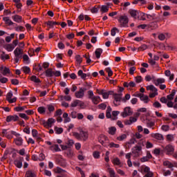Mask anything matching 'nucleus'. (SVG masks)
Returning a JSON list of instances; mask_svg holds the SVG:
<instances>
[{"instance_id": "1", "label": "nucleus", "mask_w": 177, "mask_h": 177, "mask_svg": "<svg viewBox=\"0 0 177 177\" xmlns=\"http://www.w3.org/2000/svg\"><path fill=\"white\" fill-rule=\"evenodd\" d=\"M73 135L77 139V140H84V142L88 140V138L89 136L88 131H84L83 130H80V133L73 132Z\"/></svg>"}, {"instance_id": "2", "label": "nucleus", "mask_w": 177, "mask_h": 177, "mask_svg": "<svg viewBox=\"0 0 177 177\" xmlns=\"http://www.w3.org/2000/svg\"><path fill=\"white\" fill-rule=\"evenodd\" d=\"M15 54V63H17L20 59L23 57V51H21V48H17L14 50Z\"/></svg>"}, {"instance_id": "3", "label": "nucleus", "mask_w": 177, "mask_h": 177, "mask_svg": "<svg viewBox=\"0 0 177 177\" xmlns=\"http://www.w3.org/2000/svg\"><path fill=\"white\" fill-rule=\"evenodd\" d=\"M119 23H120L121 27H126L128 24L129 19L127 15H121L118 19Z\"/></svg>"}, {"instance_id": "4", "label": "nucleus", "mask_w": 177, "mask_h": 177, "mask_svg": "<svg viewBox=\"0 0 177 177\" xmlns=\"http://www.w3.org/2000/svg\"><path fill=\"white\" fill-rule=\"evenodd\" d=\"M114 100L113 104L115 106H119L122 99V93H115L113 94Z\"/></svg>"}, {"instance_id": "5", "label": "nucleus", "mask_w": 177, "mask_h": 177, "mask_svg": "<svg viewBox=\"0 0 177 177\" xmlns=\"http://www.w3.org/2000/svg\"><path fill=\"white\" fill-rule=\"evenodd\" d=\"M132 154L134 155V157H139L140 155V151H142L141 146H136L132 148Z\"/></svg>"}, {"instance_id": "6", "label": "nucleus", "mask_w": 177, "mask_h": 177, "mask_svg": "<svg viewBox=\"0 0 177 177\" xmlns=\"http://www.w3.org/2000/svg\"><path fill=\"white\" fill-rule=\"evenodd\" d=\"M133 113V112L131 111V107L127 106L124 109V111L122 112L121 115L123 117V118H125V117L132 115Z\"/></svg>"}, {"instance_id": "7", "label": "nucleus", "mask_w": 177, "mask_h": 177, "mask_svg": "<svg viewBox=\"0 0 177 177\" xmlns=\"http://www.w3.org/2000/svg\"><path fill=\"white\" fill-rule=\"evenodd\" d=\"M18 120H19V116H17V115H8L6 118L7 122H10V121H18Z\"/></svg>"}, {"instance_id": "8", "label": "nucleus", "mask_w": 177, "mask_h": 177, "mask_svg": "<svg viewBox=\"0 0 177 177\" xmlns=\"http://www.w3.org/2000/svg\"><path fill=\"white\" fill-rule=\"evenodd\" d=\"M84 90H82V88H80V90L75 93V97L77 99H81V97H84Z\"/></svg>"}, {"instance_id": "9", "label": "nucleus", "mask_w": 177, "mask_h": 177, "mask_svg": "<svg viewBox=\"0 0 177 177\" xmlns=\"http://www.w3.org/2000/svg\"><path fill=\"white\" fill-rule=\"evenodd\" d=\"M153 156H151V153H150V152H147L146 156H144L140 158V161H141V162H146L147 161L150 160V158H151Z\"/></svg>"}, {"instance_id": "10", "label": "nucleus", "mask_w": 177, "mask_h": 177, "mask_svg": "<svg viewBox=\"0 0 177 177\" xmlns=\"http://www.w3.org/2000/svg\"><path fill=\"white\" fill-rule=\"evenodd\" d=\"M153 82L156 86H158V85H160V84H164V82H165V79L158 78L156 80H153Z\"/></svg>"}, {"instance_id": "11", "label": "nucleus", "mask_w": 177, "mask_h": 177, "mask_svg": "<svg viewBox=\"0 0 177 177\" xmlns=\"http://www.w3.org/2000/svg\"><path fill=\"white\" fill-rule=\"evenodd\" d=\"M165 150L167 151V154L169 155L171 153H174V149L172 145H169L166 146Z\"/></svg>"}, {"instance_id": "12", "label": "nucleus", "mask_w": 177, "mask_h": 177, "mask_svg": "<svg viewBox=\"0 0 177 177\" xmlns=\"http://www.w3.org/2000/svg\"><path fill=\"white\" fill-rule=\"evenodd\" d=\"M103 53V49L102 48H97L95 51V57L97 59H100V56Z\"/></svg>"}, {"instance_id": "13", "label": "nucleus", "mask_w": 177, "mask_h": 177, "mask_svg": "<svg viewBox=\"0 0 177 177\" xmlns=\"http://www.w3.org/2000/svg\"><path fill=\"white\" fill-rule=\"evenodd\" d=\"M14 142L17 146H21L23 145V138L21 137H17L14 140Z\"/></svg>"}, {"instance_id": "14", "label": "nucleus", "mask_w": 177, "mask_h": 177, "mask_svg": "<svg viewBox=\"0 0 177 177\" xmlns=\"http://www.w3.org/2000/svg\"><path fill=\"white\" fill-rule=\"evenodd\" d=\"M140 100H142V102H144V103H149V102H150V99L149 98V96L145 95L142 93V95H141L140 97Z\"/></svg>"}, {"instance_id": "15", "label": "nucleus", "mask_w": 177, "mask_h": 177, "mask_svg": "<svg viewBox=\"0 0 177 177\" xmlns=\"http://www.w3.org/2000/svg\"><path fill=\"white\" fill-rule=\"evenodd\" d=\"M175 93H176V91H175L174 89L172 90L171 94H170V95H168L167 96V100H169V101H170V102H171V100H174V96H175Z\"/></svg>"}, {"instance_id": "16", "label": "nucleus", "mask_w": 177, "mask_h": 177, "mask_svg": "<svg viewBox=\"0 0 177 177\" xmlns=\"http://www.w3.org/2000/svg\"><path fill=\"white\" fill-rule=\"evenodd\" d=\"M147 19H149V20H158V18L156 17V14L153 13L151 15L150 14H146Z\"/></svg>"}, {"instance_id": "17", "label": "nucleus", "mask_w": 177, "mask_h": 177, "mask_svg": "<svg viewBox=\"0 0 177 177\" xmlns=\"http://www.w3.org/2000/svg\"><path fill=\"white\" fill-rule=\"evenodd\" d=\"M3 20L5 21L6 24H8V26H12L13 24V21L9 19V17H4Z\"/></svg>"}, {"instance_id": "18", "label": "nucleus", "mask_w": 177, "mask_h": 177, "mask_svg": "<svg viewBox=\"0 0 177 177\" xmlns=\"http://www.w3.org/2000/svg\"><path fill=\"white\" fill-rule=\"evenodd\" d=\"M55 122L56 120H55V119L49 118L47 120V128H52V124H55Z\"/></svg>"}, {"instance_id": "19", "label": "nucleus", "mask_w": 177, "mask_h": 177, "mask_svg": "<svg viewBox=\"0 0 177 177\" xmlns=\"http://www.w3.org/2000/svg\"><path fill=\"white\" fill-rule=\"evenodd\" d=\"M14 164L17 167V168H21V167H23V162L19 160H15L14 161Z\"/></svg>"}, {"instance_id": "20", "label": "nucleus", "mask_w": 177, "mask_h": 177, "mask_svg": "<svg viewBox=\"0 0 177 177\" xmlns=\"http://www.w3.org/2000/svg\"><path fill=\"white\" fill-rule=\"evenodd\" d=\"M165 74L166 77H169L170 81H172V80H174V74H171V71H169V70L165 71Z\"/></svg>"}, {"instance_id": "21", "label": "nucleus", "mask_w": 177, "mask_h": 177, "mask_svg": "<svg viewBox=\"0 0 177 177\" xmlns=\"http://www.w3.org/2000/svg\"><path fill=\"white\" fill-rule=\"evenodd\" d=\"M129 13L131 15V17H134V19H136V16H138V11L135 10H129Z\"/></svg>"}, {"instance_id": "22", "label": "nucleus", "mask_w": 177, "mask_h": 177, "mask_svg": "<svg viewBox=\"0 0 177 177\" xmlns=\"http://www.w3.org/2000/svg\"><path fill=\"white\" fill-rule=\"evenodd\" d=\"M55 72L52 71V68H48L46 71V76L47 77H53Z\"/></svg>"}, {"instance_id": "23", "label": "nucleus", "mask_w": 177, "mask_h": 177, "mask_svg": "<svg viewBox=\"0 0 177 177\" xmlns=\"http://www.w3.org/2000/svg\"><path fill=\"white\" fill-rule=\"evenodd\" d=\"M12 19L14 21H16V23H21L22 17L19 15H15L12 17Z\"/></svg>"}, {"instance_id": "24", "label": "nucleus", "mask_w": 177, "mask_h": 177, "mask_svg": "<svg viewBox=\"0 0 177 177\" xmlns=\"http://www.w3.org/2000/svg\"><path fill=\"white\" fill-rule=\"evenodd\" d=\"M100 93H102L101 95H102L103 99H109V93H107V91H106V90H101Z\"/></svg>"}, {"instance_id": "25", "label": "nucleus", "mask_w": 177, "mask_h": 177, "mask_svg": "<svg viewBox=\"0 0 177 177\" xmlns=\"http://www.w3.org/2000/svg\"><path fill=\"white\" fill-rule=\"evenodd\" d=\"M77 75H78L79 77H80L82 78V80H85V78H86V74L84 73L82 70H80L77 72Z\"/></svg>"}, {"instance_id": "26", "label": "nucleus", "mask_w": 177, "mask_h": 177, "mask_svg": "<svg viewBox=\"0 0 177 177\" xmlns=\"http://www.w3.org/2000/svg\"><path fill=\"white\" fill-rule=\"evenodd\" d=\"M147 91H151L152 92H158L157 88H156L153 85H149L147 86Z\"/></svg>"}, {"instance_id": "27", "label": "nucleus", "mask_w": 177, "mask_h": 177, "mask_svg": "<svg viewBox=\"0 0 177 177\" xmlns=\"http://www.w3.org/2000/svg\"><path fill=\"white\" fill-rule=\"evenodd\" d=\"M108 171L111 177H118V176H115V171L113 169L109 167Z\"/></svg>"}, {"instance_id": "28", "label": "nucleus", "mask_w": 177, "mask_h": 177, "mask_svg": "<svg viewBox=\"0 0 177 177\" xmlns=\"http://www.w3.org/2000/svg\"><path fill=\"white\" fill-rule=\"evenodd\" d=\"M25 177H35V174L31 170L26 171Z\"/></svg>"}, {"instance_id": "29", "label": "nucleus", "mask_w": 177, "mask_h": 177, "mask_svg": "<svg viewBox=\"0 0 177 177\" xmlns=\"http://www.w3.org/2000/svg\"><path fill=\"white\" fill-rule=\"evenodd\" d=\"M117 129L115 127H111L109 129V135H115V131Z\"/></svg>"}, {"instance_id": "30", "label": "nucleus", "mask_w": 177, "mask_h": 177, "mask_svg": "<svg viewBox=\"0 0 177 177\" xmlns=\"http://www.w3.org/2000/svg\"><path fill=\"white\" fill-rule=\"evenodd\" d=\"M153 138H155V139H158V140H162L164 139V136L160 133H155L153 135Z\"/></svg>"}, {"instance_id": "31", "label": "nucleus", "mask_w": 177, "mask_h": 177, "mask_svg": "<svg viewBox=\"0 0 177 177\" xmlns=\"http://www.w3.org/2000/svg\"><path fill=\"white\" fill-rule=\"evenodd\" d=\"M30 81H32L33 82H35L36 84L41 82V80L38 77H37V76H35V75L31 76Z\"/></svg>"}, {"instance_id": "32", "label": "nucleus", "mask_w": 177, "mask_h": 177, "mask_svg": "<svg viewBox=\"0 0 177 177\" xmlns=\"http://www.w3.org/2000/svg\"><path fill=\"white\" fill-rule=\"evenodd\" d=\"M163 165H165V167H167L168 168H174V165L168 160L165 161L163 162Z\"/></svg>"}, {"instance_id": "33", "label": "nucleus", "mask_w": 177, "mask_h": 177, "mask_svg": "<svg viewBox=\"0 0 177 177\" xmlns=\"http://www.w3.org/2000/svg\"><path fill=\"white\" fill-rule=\"evenodd\" d=\"M148 26L151 28H157L158 27V25H157V22L156 21H152Z\"/></svg>"}, {"instance_id": "34", "label": "nucleus", "mask_w": 177, "mask_h": 177, "mask_svg": "<svg viewBox=\"0 0 177 177\" xmlns=\"http://www.w3.org/2000/svg\"><path fill=\"white\" fill-rule=\"evenodd\" d=\"M80 103H81V101L80 100H76L73 101V102L71 103V107H77V106H78V104H80Z\"/></svg>"}, {"instance_id": "35", "label": "nucleus", "mask_w": 177, "mask_h": 177, "mask_svg": "<svg viewBox=\"0 0 177 177\" xmlns=\"http://www.w3.org/2000/svg\"><path fill=\"white\" fill-rule=\"evenodd\" d=\"M14 49H15V46H13V44H8L6 46V50L8 52H12V50H13Z\"/></svg>"}, {"instance_id": "36", "label": "nucleus", "mask_w": 177, "mask_h": 177, "mask_svg": "<svg viewBox=\"0 0 177 177\" xmlns=\"http://www.w3.org/2000/svg\"><path fill=\"white\" fill-rule=\"evenodd\" d=\"M3 75H6V74H10V69L8 67H4L2 72Z\"/></svg>"}, {"instance_id": "37", "label": "nucleus", "mask_w": 177, "mask_h": 177, "mask_svg": "<svg viewBox=\"0 0 177 177\" xmlns=\"http://www.w3.org/2000/svg\"><path fill=\"white\" fill-rule=\"evenodd\" d=\"M54 129L56 133H57V135H60V133H63V128L62 127L58 128L57 127H55Z\"/></svg>"}, {"instance_id": "38", "label": "nucleus", "mask_w": 177, "mask_h": 177, "mask_svg": "<svg viewBox=\"0 0 177 177\" xmlns=\"http://www.w3.org/2000/svg\"><path fill=\"white\" fill-rule=\"evenodd\" d=\"M101 12H102V13H107V12H109V6H102L101 7Z\"/></svg>"}, {"instance_id": "39", "label": "nucleus", "mask_w": 177, "mask_h": 177, "mask_svg": "<svg viewBox=\"0 0 177 177\" xmlns=\"http://www.w3.org/2000/svg\"><path fill=\"white\" fill-rule=\"evenodd\" d=\"M113 164H114L115 165H120L121 164L120 158H115V159H113Z\"/></svg>"}, {"instance_id": "40", "label": "nucleus", "mask_w": 177, "mask_h": 177, "mask_svg": "<svg viewBox=\"0 0 177 177\" xmlns=\"http://www.w3.org/2000/svg\"><path fill=\"white\" fill-rule=\"evenodd\" d=\"M47 109L50 113H52V111H55V106L53 104H48L47 105Z\"/></svg>"}, {"instance_id": "41", "label": "nucleus", "mask_w": 177, "mask_h": 177, "mask_svg": "<svg viewBox=\"0 0 177 177\" xmlns=\"http://www.w3.org/2000/svg\"><path fill=\"white\" fill-rule=\"evenodd\" d=\"M22 71H24V73H25V74H28V73H30V69L28 66H24L22 68Z\"/></svg>"}, {"instance_id": "42", "label": "nucleus", "mask_w": 177, "mask_h": 177, "mask_svg": "<svg viewBox=\"0 0 177 177\" xmlns=\"http://www.w3.org/2000/svg\"><path fill=\"white\" fill-rule=\"evenodd\" d=\"M76 62L79 63V64H81L82 63V57H81V55H77L75 56Z\"/></svg>"}, {"instance_id": "43", "label": "nucleus", "mask_w": 177, "mask_h": 177, "mask_svg": "<svg viewBox=\"0 0 177 177\" xmlns=\"http://www.w3.org/2000/svg\"><path fill=\"white\" fill-rule=\"evenodd\" d=\"M93 156L94 158H100V152L95 151L93 153Z\"/></svg>"}, {"instance_id": "44", "label": "nucleus", "mask_w": 177, "mask_h": 177, "mask_svg": "<svg viewBox=\"0 0 177 177\" xmlns=\"http://www.w3.org/2000/svg\"><path fill=\"white\" fill-rule=\"evenodd\" d=\"M37 111L40 113V114H44V113H45L46 110H45V107L44 106H39L37 109Z\"/></svg>"}, {"instance_id": "45", "label": "nucleus", "mask_w": 177, "mask_h": 177, "mask_svg": "<svg viewBox=\"0 0 177 177\" xmlns=\"http://www.w3.org/2000/svg\"><path fill=\"white\" fill-rule=\"evenodd\" d=\"M1 57L2 60H8V59H9V55L5 54V52H3V54L1 55Z\"/></svg>"}, {"instance_id": "46", "label": "nucleus", "mask_w": 177, "mask_h": 177, "mask_svg": "<svg viewBox=\"0 0 177 177\" xmlns=\"http://www.w3.org/2000/svg\"><path fill=\"white\" fill-rule=\"evenodd\" d=\"M107 107V105L104 103L100 104L98 105V108L101 110H106V108Z\"/></svg>"}, {"instance_id": "47", "label": "nucleus", "mask_w": 177, "mask_h": 177, "mask_svg": "<svg viewBox=\"0 0 177 177\" xmlns=\"http://www.w3.org/2000/svg\"><path fill=\"white\" fill-rule=\"evenodd\" d=\"M158 38L160 41H164L165 39V35H164V33H160Z\"/></svg>"}, {"instance_id": "48", "label": "nucleus", "mask_w": 177, "mask_h": 177, "mask_svg": "<svg viewBox=\"0 0 177 177\" xmlns=\"http://www.w3.org/2000/svg\"><path fill=\"white\" fill-rule=\"evenodd\" d=\"M105 71L108 73V77H111V75H113V71H111V68H106Z\"/></svg>"}, {"instance_id": "49", "label": "nucleus", "mask_w": 177, "mask_h": 177, "mask_svg": "<svg viewBox=\"0 0 177 177\" xmlns=\"http://www.w3.org/2000/svg\"><path fill=\"white\" fill-rule=\"evenodd\" d=\"M148 48H149V46H147V45L142 44L138 49V50H146V49H147Z\"/></svg>"}, {"instance_id": "50", "label": "nucleus", "mask_w": 177, "mask_h": 177, "mask_svg": "<svg viewBox=\"0 0 177 177\" xmlns=\"http://www.w3.org/2000/svg\"><path fill=\"white\" fill-rule=\"evenodd\" d=\"M91 100L93 103H94V104H98L100 102V101H99V100L96 98V96H93Z\"/></svg>"}, {"instance_id": "51", "label": "nucleus", "mask_w": 177, "mask_h": 177, "mask_svg": "<svg viewBox=\"0 0 177 177\" xmlns=\"http://www.w3.org/2000/svg\"><path fill=\"white\" fill-rule=\"evenodd\" d=\"M124 139H127V134H122L119 137L117 138L118 140H124Z\"/></svg>"}, {"instance_id": "52", "label": "nucleus", "mask_w": 177, "mask_h": 177, "mask_svg": "<svg viewBox=\"0 0 177 177\" xmlns=\"http://www.w3.org/2000/svg\"><path fill=\"white\" fill-rule=\"evenodd\" d=\"M46 24H47V26H49L50 28H53L55 26V24H53V21H48L46 22Z\"/></svg>"}, {"instance_id": "53", "label": "nucleus", "mask_w": 177, "mask_h": 177, "mask_svg": "<svg viewBox=\"0 0 177 177\" xmlns=\"http://www.w3.org/2000/svg\"><path fill=\"white\" fill-rule=\"evenodd\" d=\"M135 80L137 84H140V82H142V76H137L135 77Z\"/></svg>"}, {"instance_id": "54", "label": "nucleus", "mask_w": 177, "mask_h": 177, "mask_svg": "<svg viewBox=\"0 0 177 177\" xmlns=\"http://www.w3.org/2000/svg\"><path fill=\"white\" fill-rule=\"evenodd\" d=\"M109 147H115V149H118V147H120V145L118 144H115L114 142H111L109 144Z\"/></svg>"}, {"instance_id": "55", "label": "nucleus", "mask_w": 177, "mask_h": 177, "mask_svg": "<svg viewBox=\"0 0 177 177\" xmlns=\"http://www.w3.org/2000/svg\"><path fill=\"white\" fill-rule=\"evenodd\" d=\"M15 111H24V107L22 106H17L14 109Z\"/></svg>"}, {"instance_id": "56", "label": "nucleus", "mask_w": 177, "mask_h": 177, "mask_svg": "<svg viewBox=\"0 0 177 177\" xmlns=\"http://www.w3.org/2000/svg\"><path fill=\"white\" fill-rule=\"evenodd\" d=\"M136 70V68L135 66H132L131 68H129V74H131V75H133Z\"/></svg>"}, {"instance_id": "57", "label": "nucleus", "mask_w": 177, "mask_h": 177, "mask_svg": "<svg viewBox=\"0 0 177 177\" xmlns=\"http://www.w3.org/2000/svg\"><path fill=\"white\" fill-rule=\"evenodd\" d=\"M19 115L21 118H24V120H28V116L26 113H19Z\"/></svg>"}, {"instance_id": "58", "label": "nucleus", "mask_w": 177, "mask_h": 177, "mask_svg": "<svg viewBox=\"0 0 177 177\" xmlns=\"http://www.w3.org/2000/svg\"><path fill=\"white\" fill-rule=\"evenodd\" d=\"M12 96H13V93H12V91H10V92L7 94V96H6L7 100L8 101V100H10V99H12Z\"/></svg>"}, {"instance_id": "59", "label": "nucleus", "mask_w": 177, "mask_h": 177, "mask_svg": "<svg viewBox=\"0 0 177 177\" xmlns=\"http://www.w3.org/2000/svg\"><path fill=\"white\" fill-rule=\"evenodd\" d=\"M162 130L165 131V132H167V131H169V126H168V125H162Z\"/></svg>"}, {"instance_id": "60", "label": "nucleus", "mask_w": 177, "mask_h": 177, "mask_svg": "<svg viewBox=\"0 0 177 177\" xmlns=\"http://www.w3.org/2000/svg\"><path fill=\"white\" fill-rule=\"evenodd\" d=\"M8 81V78L6 77H1L0 78V82L1 84H6V82Z\"/></svg>"}, {"instance_id": "61", "label": "nucleus", "mask_w": 177, "mask_h": 177, "mask_svg": "<svg viewBox=\"0 0 177 177\" xmlns=\"http://www.w3.org/2000/svg\"><path fill=\"white\" fill-rule=\"evenodd\" d=\"M11 84H12V85H19V80L17 79H12L11 80Z\"/></svg>"}, {"instance_id": "62", "label": "nucleus", "mask_w": 177, "mask_h": 177, "mask_svg": "<svg viewBox=\"0 0 177 177\" xmlns=\"http://www.w3.org/2000/svg\"><path fill=\"white\" fill-rule=\"evenodd\" d=\"M154 174L152 171H149V173H147L144 177H153Z\"/></svg>"}, {"instance_id": "63", "label": "nucleus", "mask_w": 177, "mask_h": 177, "mask_svg": "<svg viewBox=\"0 0 177 177\" xmlns=\"http://www.w3.org/2000/svg\"><path fill=\"white\" fill-rule=\"evenodd\" d=\"M88 99H92L93 97V91H88Z\"/></svg>"}, {"instance_id": "64", "label": "nucleus", "mask_w": 177, "mask_h": 177, "mask_svg": "<svg viewBox=\"0 0 177 177\" xmlns=\"http://www.w3.org/2000/svg\"><path fill=\"white\" fill-rule=\"evenodd\" d=\"M17 31H23L24 30V27L19 26L15 28Z\"/></svg>"}]
</instances>
